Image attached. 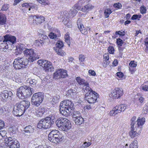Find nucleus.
Instances as JSON below:
<instances>
[{
	"label": "nucleus",
	"instance_id": "obj_18",
	"mask_svg": "<svg viewBox=\"0 0 148 148\" xmlns=\"http://www.w3.org/2000/svg\"><path fill=\"white\" fill-rule=\"evenodd\" d=\"M94 6L90 3H88L83 6L81 9V10L83 12H88L94 8Z\"/></svg>",
	"mask_w": 148,
	"mask_h": 148
},
{
	"label": "nucleus",
	"instance_id": "obj_49",
	"mask_svg": "<svg viewBox=\"0 0 148 148\" xmlns=\"http://www.w3.org/2000/svg\"><path fill=\"white\" fill-rule=\"evenodd\" d=\"M146 9L144 6L143 5L140 7V11L142 14H145L146 12Z\"/></svg>",
	"mask_w": 148,
	"mask_h": 148
},
{
	"label": "nucleus",
	"instance_id": "obj_50",
	"mask_svg": "<svg viewBox=\"0 0 148 148\" xmlns=\"http://www.w3.org/2000/svg\"><path fill=\"white\" fill-rule=\"evenodd\" d=\"M91 143L90 142L88 143L85 142L82 145V147L84 148H86L87 147H89L91 145Z\"/></svg>",
	"mask_w": 148,
	"mask_h": 148
},
{
	"label": "nucleus",
	"instance_id": "obj_1",
	"mask_svg": "<svg viewBox=\"0 0 148 148\" xmlns=\"http://www.w3.org/2000/svg\"><path fill=\"white\" fill-rule=\"evenodd\" d=\"M30 105V102L27 100L21 101L19 103H16L13 109V114L16 116H21L24 112Z\"/></svg>",
	"mask_w": 148,
	"mask_h": 148
},
{
	"label": "nucleus",
	"instance_id": "obj_29",
	"mask_svg": "<svg viewBox=\"0 0 148 148\" xmlns=\"http://www.w3.org/2000/svg\"><path fill=\"white\" fill-rule=\"evenodd\" d=\"M83 90L86 93H90L94 91L89 86V84L86 85H84Z\"/></svg>",
	"mask_w": 148,
	"mask_h": 148
},
{
	"label": "nucleus",
	"instance_id": "obj_14",
	"mask_svg": "<svg viewBox=\"0 0 148 148\" xmlns=\"http://www.w3.org/2000/svg\"><path fill=\"white\" fill-rule=\"evenodd\" d=\"M12 96V92L7 90H3L0 94L1 99L4 100H11Z\"/></svg>",
	"mask_w": 148,
	"mask_h": 148
},
{
	"label": "nucleus",
	"instance_id": "obj_4",
	"mask_svg": "<svg viewBox=\"0 0 148 148\" xmlns=\"http://www.w3.org/2000/svg\"><path fill=\"white\" fill-rule=\"evenodd\" d=\"M28 60L25 57H18L15 58L13 62V66L16 69H23L26 68Z\"/></svg>",
	"mask_w": 148,
	"mask_h": 148
},
{
	"label": "nucleus",
	"instance_id": "obj_22",
	"mask_svg": "<svg viewBox=\"0 0 148 148\" xmlns=\"http://www.w3.org/2000/svg\"><path fill=\"white\" fill-rule=\"evenodd\" d=\"M61 35L60 32H58L56 33L51 32L49 33V36L51 38L56 40L58 39V38L60 37Z\"/></svg>",
	"mask_w": 148,
	"mask_h": 148
},
{
	"label": "nucleus",
	"instance_id": "obj_46",
	"mask_svg": "<svg viewBox=\"0 0 148 148\" xmlns=\"http://www.w3.org/2000/svg\"><path fill=\"white\" fill-rule=\"evenodd\" d=\"M121 108V112H124L126 109L127 106L124 104H121L120 105Z\"/></svg>",
	"mask_w": 148,
	"mask_h": 148
},
{
	"label": "nucleus",
	"instance_id": "obj_38",
	"mask_svg": "<svg viewBox=\"0 0 148 148\" xmlns=\"http://www.w3.org/2000/svg\"><path fill=\"white\" fill-rule=\"evenodd\" d=\"M41 34V36L42 37V39L43 42H45V43L46 42L47 43H49V38H48L47 36L46 35H44L42 34Z\"/></svg>",
	"mask_w": 148,
	"mask_h": 148
},
{
	"label": "nucleus",
	"instance_id": "obj_52",
	"mask_svg": "<svg viewBox=\"0 0 148 148\" xmlns=\"http://www.w3.org/2000/svg\"><path fill=\"white\" fill-rule=\"evenodd\" d=\"M108 50L110 54H113L114 53V49L112 46H110L108 47Z\"/></svg>",
	"mask_w": 148,
	"mask_h": 148
},
{
	"label": "nucleus",
	"instance_id": "obj_62",
	"mask_svg": "<svg viewBox=\"0 0 148 148\" xmlns=\"http://www.w3.org/2000/svg\"><path fill=\"white\" fill-rule=\"evenodd\" d=\"M88 73L90 74V75L94 76L96 75V73L95 71L92 70H89Z\"/></svg>",
	"mask_w": 148,
	"mask_h": 148
},
{
	"label": "nucleus",
	"instance_id": "obj_33",
	"mask_svg": "<svg viewBox=\"0 0 148 148\" xmlns=\"http://www.w3.org/2000/svg\"><path fill=\"white\" fill-rule=\"evenodd\" d=\"M6 22V18L5 15L3 14H0V25H3Z\"/></svg>",
	"mask_w": 148,
	"mask_h": 148
},
{
	"label": "nucleus",
	"instance_id": "obj_55",
	"mask_svg": "<svg viewBox=\"0 0 148 148\" xmlns=\"http://www.w3.org/2000/svg\"><path fill=\"white\" fill-rule=\"evenodd\" d=\"M143 110L145 113H147L148 112V101L145 105V106Z\"/></svg>",
	"mask_w": 148,
	"mask_h": 148
},
{
	"label": "nucleus",
	"instance_id": "obj_12",
	"mask_svg": "<svg viewBox=\"0 0 148 148\" xmlns=\"http://www.w3.org/2000/svg\"><path fill=\"white\" fill-rule=\"evenodd\" d=\"M123 94V89L122 88H116L110 95V96L114 99H118Z\"/></svg>",
	"mask_w": 148,
	"mask_h": 148
},
{
	"label": "nucleus",
	"instance_id": "obj_27",
	"mask_svg": "<svg viewBox=\"0 0 148 148\" xmlns=\"http://www.w3.org/2000/svg\"><path fill=\"white\" fill-rule=\"evenodd\" d=\"M45 112L44 108H39L35 112V115L37 117H41L42 116Z\"/></svg>",
	"mask_w": 148,
	"mask_h": 148
},
{
	"label": "nucleus",
	"instance_id": "obj_16",
	"mask_svg": "<svg viewBox=\"0 0 148 148\" xmlns=\"http://www.w3.org/2000/svg\"><path fill=\"white\" fill-rule=\"evenodd\" d=\"M4 40L3 42L6 43L8 41L11 42L12 44H14L16 42V38L15 37L11 35L6 34L3 36Z\"/></svg>",
	"mask_w": 148,
	"mask_h": 148
},
{
	"label": "nucleus",
	"instance_id": "obj_2",
	"mask_svg": "<svg viewBox=\"0 0 148 148\" xmlns=\"http://www.w3.org/2000/svg\"><path fill=\"white\" fill-rule=\"evenodd\" d=\"M16 94L18 97L23 99L29 97L35 92V90L29 86L24 85L20 87L16 90Z\"/></svg>",
	"mask_w": 148,
	"mask_h": 148
},
{
	"label": "nucleus",
	"instance_id": "obj_57",
	"mask_svg": "<svg viewBox=\"0 0 148 148\" xmlns=\"http://www.w3.org/2000/svg\"><path fill=\"white\" fill-rule=\"evenodd\" d=\"M5 127L4 122L2 120H0V130L3 129Z\"/></svg>",
	"mask_w": 148,
	"mask_h": 148
},
{
	"label": "nucleus",
	"instance_id": "obj_10",
	"mask_svg": "<svg viewBox=\"0 0 148 148\" xmlns=\"http://www.w3.org/2000/svg\"><path fill=\"white\" fill-rule=\"evenodd\" d=\"M29 21L34 24H39L44 21V18L42 16H33L31 14L29 16Z\"/></svg>",
	"mask_w": 148,
	"mask_h": 148
},
{
	"label": "nucleus",
	"instance_id": "obj_63",
	"mask_svg": "<svg viewBox=\"0 0 148 148\" xmlns=\"http://www.w3.org/2000/svg\"><path fill=\"white\" fill-rule=\"evenodd\" d=\"M116 75L120 78H122L123 77V73L121 72H118L116 73Z\"/></svg>",
	"mask_w": 148,
	"mask_h": 148
},
{
	"label": "nucleus",
	"instance_id": "obj_47",
	"mask_svg": "<svg viewBox=\"0 0 148 148\" xmlns=\"http://www.w3.org/2000/svg\"><path fill=\"white\" fill-rule=\"evenodd\" d=\"M114 109L116 110V112L117 113H120L121 112V108L120 105H117L115 107Z\"/></svg>",
	"mask_w": 148,
	"mask_h": 148
},
{
	"label": "nucleus",
	"instance_id": "obj_43",
	"mask_svg": "<svg viewBox=\"0 0 148 148\" xmlns=\"http://www.w3.org/2000/svg\"><path fill=\"white\" fill-rule=\"evenodd\" d=\"M40 3L44 5H48L49 4V1L48 0H37Z\"/></svg>",
	"mask_w": 148,
	"mask_h": 148
},
{
	"label": "nucleus",
	"instance_id": "obj_37",
	"mask_svg": "<svg viewBox=\"0 0 148 148\" xmlns=\"http://www.w3.org/2000/svg\"><path fill=\"white\" fill-rule=\"evenodd\" d=\"M64 38L65 42L67 43L69 46H70L71 44V42H70V36L67 33L65 34L64 36Z\"/></svg>",
	"mask_w": 148,
	"mask_h": 148
},
{
	"label": "nucleus",
	"instance_id": "obj_21",
	"mask_svg": "<svg viewBox=\"0 0 148 148\" xmlns=\"http://www.w3.org/2000/svg\"><path fill=\"white\" fill-rule=\"evenodd\" d=\"M59 14L60 16H58L59 18H64L63 19H69V18H70L69 13L66 11L60 12Z\"/></svg>",
	"mask_w": 148,
	"mask_h": 148
},
{
	"label": "nucleus",
	"instance_id": "obj_61",
	"mask_svg": "<svg viewBox=\"0 0 148 148\" xmlns=\"http://www.w3.org/2000/svg\"><path fill=\"white\" fill-rule=\"evenodd\" d=\"M58 99L57 97L56 96H55L52 98V103H56L58 102Z\"/></svg>",
	"mask_w": 148,
	"mask_h": 148
},
{
	"label": "nucleus",
	"instance_id": "obj_30",
	"mask_svg": "<svg viewBox=\"0 0 148 148\" xmlns=\"http://www.w3.org/2000/svg\"><path fill=\"white\" fill-rule=\"evenodd\" d=\"M54 50L56 53L59 55L63 56L66 54V53L60 48H56Z\"/></svg>",
	"mask_w": 148,
	"mask_h": 148
},
{
	"label": "nucleus",
	"instance_id": "obj_53",
	"mask_svg": "<svg viewBox=\"0 0 148 148\" xmlns=\"http://www.w3.org/2000/svg\"><path fill=\"white\" fill-rule=\"evenodd\" d=\"M117 114L118 113L117 112H116V110L114 109V108L110 113V114L111 116H114Z\"/></svg>",
	"mask_w": 148,
	"mask_h": 148
},
{
	"label": "nucleus",
	"instance_id": "obj_25",
	"mask_svg": "<svg viewBox=\"0 0 148 148\" xmlns=\"http://www.w3.org/2000/svg\"><path fill=\"white\" fill-rule=\"evenodd\" d=\"M55 132H54V130H53L51 131L48 135L49 140L51 142L54 143V140L56 139L55 136Z\"/></svg>",
	"mask_w": 148,
	"mask_h": 148
},
{
	"label": "nucleus",
	"instance_id": "obj_6",
	"mask_svg": "<svg viewBox=\"0 0 148 148\" xmlns=\"http://www.w3.org/2000/svg\"><path fill=\"white\" fill-rule=\"evenodd\" d=\"M54 123L53 119L50 117H47L39 121L37 127L39 129H47L50 128Z\"/></svg>",
	"mask_w": 148,
	"mask_h": 148
},
{
	"label": "nucleus",
	"instance_id": "obj_44",
	"mask_svg": "<svg viewBox=\"0 0 148 148\" xmlns=\"http://www.w3.org/2000/svg\"><path fill=\"white\" fill-rule=\"evenodd\" d=\"M9 4H4L2 6L1 10L2 11H6L9 8Z\"/></svg>",
	"mask_w": 148,
	"mask_h": 148
},
{
	"label": "nucleus",
	"instance_id": "obj_13",
	"mask_svg": "<svg viewBox=\"0 0 148 148\" xmlns=\"http://www.w3.org/2000/svg\"><path fill=\"white\" fill-rule=\"evenodd\" d=\"M67 75L66 71L62 69L57 70L53 73V77L56 78H65Z\"/></svg>",
	"mask_w": 148,
	"mask_h": 148
},
{
	"label": "nucleus",
	"instance_id": "obj_32",
	"mask_svg": "<svg viewBox=\"0 0 148 148\" xmlns=\"http://www.w3.org/2000/svg\"><path fill=\"white\" fill-rule=\"evenodd\" d=\"M34 131V129L31 125H29L27 126L25 128L24 131L25 133H32Z\"/></svg>",
	"mask_w": 148,
	"mask_h": 148
},
{
	"label": "nucleus",
	"instance_id": "obj_59",
	"mask_svg": "<svg viewBox=\"0 0 148 148\" xmlns=\"http://www.w3.org/2000/svg\"><path fill=\"white\" fill-rule=\"evenodd\" d=\"M130 67H135L136 66V64L134 63V61H131L130 62L129 64Z\"/></svg>",
	"mask_w": 148,
	"mask_h": 148
},
{
	"label": "nucleus",
	"instance_id": "obj_39",
	"mask_svg": "<svg viewBox=\"0 0 148 148\" xmlns=\"http://www.w3.org/2000/svg\"><path fill=\"white\" fill-rule=\"evenodd\" d=\"M17 129V127L16 126L13 125L9 128V130L11 134H14L16 133Z\"/></svg>",
	"mask_w": 148,
	"mask_h": 148
},
{
	"label": "nucleus",
	"instance_id": "obj_42",
	"mask_svg": "<svg viewBox=\"0 0 148 148\" xmlns=\"http://www.w3.org/2000/svg\"><path fill=\"white\" fill-rule=\"evenodd\" d=\"M5 44V45H4L3 44H1V49L3 51H6L8 47V45L6 43Z\"/></svg>",
	"mask_w": 148,
	"mask_h": 148
},
{
	"label": "nucleus",
	"instance_id": "obj_64",
	"mask_svg": "<svg viewBox=\"0 0 148 148\" xmlns=\"http://www.w3.org/2000/svg\"><path fill=\"white\" fill-rule=\"evenodd\" d=\"M74 8L75 9L77 10H80L81 8V7L79 6L78 4H75L74 6Z\"/></svg>",
	"mask_w": 148,
	"mask_h": 148
},
{
	"label": "nucleus",
	"instance_id": "obj_58",
	"mask_svg": "<svg viewBox=\"0 0 148 148\" xmlns=\"http://www.w3.org/2000/svg\"><path fill=\"white\" fill-rule=\"evenodd\" d=\"M79 60L81 62L84 61L85 58L84 56L82 54L79 55Z\"/></svg>",
	"mask_w": 148,
	"mask_h": 148
},
{
	"label": "nucleus",
	"instance_id": "obj_7",
	"mask_svg": "<svg viewBox=\"0 0 148 148\" xmlns=\"http://www.w3.org/2000/svg\"><path fill=\"white\" fill-rule=\"evenodd\" d=\"M44 98L43 93L38 92L34 93L31 98V103L33 105L38 107L42 102Z\"/></svg>",
	"mask_w": 148,
	"mask_h": 148
},
{
	"label": "nucleus",
	"instance_id": "obj_23",
	"mask_svg": "<svg viewBox=\"0 0 148 148\" xmlns=\"http://www.w3.org/2000/svg\"><path fill=\"white\" fill-rule=\"evenodd\" d=\"M46 64V65L44 69L45 71L49 72L53 71L54 69L51 62L48 61V63Z\"/></svg>",
	"mask_w": 148,
	"mask_h": 148
},
{
	"label": "nucleus",
	"instance_id": "obj_28",
	"mask_svg": "<svg viewBox=\"0 0 148 148\" xmlns=\"http://www.w3.org/2000/svg\"><path fill=\"white\" fill-rule=\"evenodd\" d=\"M73 120L74 121L76 124L77 125H80L84 121V119L81 116Z\"/></svg>",
	"mask_w": 148,
	"mask_h": 148
},
{
	"label": "nucleus",
	"instance_id": "obj_35",
	"mask_svg": "<svg viewBox=\"0 0 148 148\" xmlns=\"http://www.w3.org/2000/svg\"><path fill=\"white\" fill-rule=\"evenodd\" d=\"M112 12V11L110 8H107L105 10L104 13L105 18H107L109 17V15Z\"/></svg>",
	"mask_w": 148,
	"mask_h": 148
},
{
	"label": "nucleus",
	"instance_id": "obj_56",
	"mask_svg": "<svg viewBox=\"0 0 148 148\" xmlns=\"http://www.w3.org/2000/svg\"><path fill=\"white\" fill-rule=\"evenodd\" d=\"M44 43V42L42 41V40H40L36 41L35 43V44L36 45H37L40 46V45H42V43Z\"/></svg>",
	"mask_w": 148,
	"mask_h": 148
},
{
	"label": "nucleus",
	"instance_id": "obj_9",
	"mask_svg": "<svg viewBox=\"0 0 148 148\" xmlns=\"http://www.w3.org/2000/svg\"><path fill=\"white\" fill-rule=\"evenodd\" d=\"M5 143L10 148H19V144L17 141L12 137H9L5 138Z\"/></svg>",
	"mask_w": 148,
	"mask_h": 148
},
{
	"label": "nucleus",
	"instance_id": "obj_48",
	"mask_svg": "<svg viewBox=\"0 0 148 148\" xmlns=\"http://www.w3.org/2000/svg\"><path fill=\"white\" fill-rule=\"evenodd\" d=\"M37 82V81L35 79H31L29 83L31 84V86L33 87V86L35 85Z\"/></svg>",
	"mask_w": 148,
	"mask_h": 148
},
{
	"label": "nucleus",
	"instance_id": "obj_5",
	"mask_svg": "<svg viewBox=\"0 0 148 148\" xmlns=\"http://www.w3.org/2000/svg\"><path fill=\"white\" fill-rule=\"evenodd\" d=\"M56 123L60 130L63 131H67L71 127L70 121L65 118H60L56 121Z\"/></svg>",
	"mask_w": 148,
	"mask_h": 148
},
{
	"label": "nucleus",
	"instance_id": "obj_19",
	"mask_svg": "<svg viewBox=\"0 0 148 148\" xmlns=\"http://www.w3.org/2000/svg\"><path fill=\"white\" fill-rule=\"evenodd\" d=\"M23 45H18L16 46V49L14 50V54L15 55H18L21 54L24 49Z\"/></svg>",
	"mask_w": 148,
	"mask_h": 148
},
{
	"label": "nucleus",
	"instance_id": "obj_54",
	"mask_svg": "<svg viewBox=\"0 0 148 148\" xmlns=\"http://www.w3.org/2000/svg\"><path fill=\"white\" fill-rule=\"evenodd\" d=\"M113 6L115 8H120L121 7L122 5L120 3H114L113 5Z\"/></svg>",
	"mask_w": 148,
	"mask_h": 148
},
{
	"label": "nucleus",
	"instance_id": "obj_11",
	"mask_svg": "<svg viewBox=\"0 0 148 148\" xmlns=\"http://www.w3.org/2000/svg\"><path fill=\"white\" fill-rule=\"evenodd\" d=\"M98 94L94 91L90 93H86L85 99L89 103L94 104L96 102Z\"/></svg>",
	"mask_w": 148,
	"mask_h": 148
},
{
	"label": "nucleus",
	"instance_id": "obj_60",
	"mask_svg": "<svg viewBox=\"0 0 148 148\" xmlns=\"http://www.w3.org/2000/svg\"><path fill=\"white\" fill-rule=\"evenodd\" d=\"M48 61L46 60H43L42 61V64L41 66L42 67L44 68V69L46 65V64H47L48 62Z\"/></svg>",
	"mask_w": 148,
	"mask_h": 148
},
{
	"label": "nucleus",
	"instance_id": "obj_51",
	"mask_svg": "<svg viewBox=\"0 0 148 148\" xmlns=\"http://www.w3.org/2000/svg\"><path fill=\"white\" fill-rule=\"evenodd\" d=\"M116 35H119L120 36H123L125 35V32L124 31L121 32L120 31H116L115 32Z\"/></svg>",
	"mask_w": 148,
	"mask_h": 148
},
{
	"label": "nucleus",
	"instance_id": "obj_26",
	"mask_svg": "<svg viewBox=\"0 0 148 148\" xmlns=\"http://www.w3.org/2000/svg\"><path fill=\"white\" fill-rule=\"evenodd\" d=\"M72 115L73 119L81 116L80 112L79 111L74 110L73 109H72V112H71L69 115Z\"/></svg>",
	"mask_w": 148,
	"mask_h": 148
},
{
	"label": "nucleus",
	"instance_id": "obj_34",
	"mask_svg": "<svg viewBox=\"0 0 148 148\" xmlns=\"http://www.w3.org/2000/svg\"><path fill=\"white\" fill-rule=\"evenodd\" d=\"M22 6L23 7H26V8H29V10H30L31 8H35L33 4L32 3H24L22 4Z\"/></svg>",
	"mask_w": 148,
	"mask_h": 148
},
{
	"label": "nucleus",
	"instance_id": "obj_24",
	"mask_svg": "<svg viewBox=\"0 0 148 148\" xmlns=\"http://www.w3.org/2000/svg\"><path fill=\"white\" fill-rule=\"evenodd\" d=\"M76 80L80 85L83 86L88 84V82H85L84 79L81 78L79 77H77L76 78Z\"/></svg>",
	"mask_w": 148,
	"mask_h": 148
},
{
	"label": "nucleus",
	"instance_id": "obj_8",
	"mask_svg": "<svg viewBox=\"0 0 148 148\" xmlns=\"http://www.w3.org/2000/svg\"><path fill=\"white\" fill-rule=\"evenodd\" d=\"M23 53L26 56L29 57L28 61L33 62V61L39 58V57L34 52V50L32 49H26L23 51Z\"/></svg>",
	"mask_w": 148,
	"mask_h": 148
},
{
	"label": "nucleus",
	"instance_id": "obj_36",
	"mask_svg": "<svg viewBox=\"0 0 148 148\" xmlns=\"http://www.w3.org/2000/svg\"><path fill=\"white\" fill-rule=\"evenodd\" d=\"M77 12V10L75 9H71L69 11V15L70 18L73 17Z\"/></svg>",
	"mask_w": 148,
	"mask_h": 148
},
{
	"label": "nucleus",
	"instance_id": "obj_20",
	"mask_svg": "<svg viewBox=\"0 0 148 148\" xmlns=\"http://www.w3.org/2000/svg\"><path fill=\"white\" fill-rule=\"evenodd\" d=\"M145 122V118H139L136 121V124L135 125L136 128L140 127L141 129L142 126L144 124Z\"/></svg>",
	"mask_w": 148,
	"mask_h": 148
},
{
	"label": "nucleus",
	"instance_id": "obj_40",
	"mask_svg": "<svg viewBox=\"0 0 148 148\" xmlns=\"http://www.w3.org/2000/svg\"><path fill=\"white\" fill-rule=\"evenodd\" d=\"M136 119V117L135 116H133L131 119V127H136L135 126V124H136V121L135 122V121Z\"/></svg>",
	"mask_w": 148,
	"mask_h": 148
},
{
	"label": "nucleus",
	"instance_id": "obj_41",
	"mask_svg": "<svg viewBox=\"0 0 148 148\" xmlns=\"http://www.w3.org/2000/svg\"><path fill=\"white\" fill-rule=\"evenodd\" d=\"M63 45L64 44L63 42L60 40H58L56 44V48H58L61 49V48L63 47Z\"/></svg>",
	"mask_w": 148,
	"mask_h": 148
},
{
	"label": "nucleus",
	"instance_id": "obj_15",
	"mask_svg": "<svg viewBox=\"0 0 148 148\" xmlns=\"http://www.w3.org/2000/svg\"><path fill=\"white\" fill-rule=\"evenodd\" d=\"M132 129L129 132V135L132 138L137 136L139 135L141 131L140 127H131Z\"/></svg>",
	"mask_w": 148,
	"mask_h": 148
},
{
	"label": "nucleus",
	"instance_id": "obj_45",
	"mask_svg": "<svg viewBox=\"0 0 148 148\" xmlns=\"http://www.w3.org/2000/svg\"><path fill=\"white\" fill-rule=\"evenodd\" d=\"M116 42L118 45L120 46H121L122 44L124 43L123 41L120 38H118L117 39Z\"/></svg>",
	"mask_w": 148,
	"mask_h": 148
},
{
	"label": "nucleus",
	"instance_id": "obj_3",
	"mask_svg": "<svg viewBox=\"0 0 148 148\" xmlns=\"http://www.w3.org/2000/svg\"><path fill=\"white\" fill-rule=\"evenodd\" d=\"M73 104L68 100L62 101L60 103L59 111L60 114L65 117L68 116L72 112Z\"/></svg>",
	"mask_w": 148,
	"mask_h": 148
},
{
	"label": "nucleus",
	"instance_id": "obj_17",
	"mask_svg": "<svg viewBox=\"0 0 148 148\" xmlns=\"http://www.w3.org/2000/svg\"><path fill=\"white\" fill-rule=\"evenodd\" d=\"M56 139L54 140V143H58L61 142L62 140L63 136L61 133L56 130H54Z\"/></svg>",
	"mask_w": 148,
	"mask_h": 148
},
{
	"label": "nucleus",
	"instance_id": "obj_31",
	"mask_svg": "<svg viewBox=\"0 0 148 148\" xmlns=\"http://www.w3.org/2000/svg\"><path fill=\"white\" fill-rule=\"evenodd\" d=\"M80 20V18L78 19L77 20V25H78V27L80 30L81 32L83 34L84 32V31H85V29L84 28V25L82 24H81L80 23H79V22Z\"/></svg>",
	"mask_w": 148,
	"mask_h": 148
}]
</instances>
